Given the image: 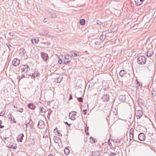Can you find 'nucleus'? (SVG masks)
Instances as JSON below:
<instances>
[{
  "mask_svg": "<svg viewBox=\"0 0 156 156\" xmlns=\"http://www.w3.org/2000/svg\"><path fill=\"white\" fill-rule=\"evenodd\" d=\"M70 62H71L70 61H66L64 60H63V64H67L68 63H70Z\"/></svg>",
  "mask_w": 156,
  "mask_h": 156,
  "instance_id": "31",
  "label": "nucleus"
},
{
  "mask_svg": "<svg viewBox=\"0 0 156 156\" xmlns=\"http://www.w3.org/2000/svg\"><path fill=\"white\" fill-rule=\"evenodd\" d=\"M53 139L55 142L58 143V141H61V139L60 138L58 137H57L55 136L54 137Z\"/></svg>",
  "mask_w": 156,
  "mask_h": 156,
  "instance_id": "20",
  "label": "nucleus"
},
{
  "mask_svg": "<svg viewBox=\"0 0 156 156\" xmlns=\"http://www.w3.org/2000/svg\"><path fill=\"white\" fill-rule=\"evenodd\" d=\"M7 117L12 123H15L16 122L13 116L11 114H9Z\"/></svg>",
  "mask_w": 156,
  "mask_h": 156,
  "instance_id": "11",
  "label": "nucleus"
},
{
  "mask_svg": "<svg viewBox=\"0 0 156 156\" xmlns=\"http://www.w3.org/2000/svg\"><path fill=\"white\" fill-rule=\"evenodd\" d=\"M90 142L92 143H94L95 142L94 140L92 137H90Z\"/></svg>",
  "mask_w": 156,
  "mask_h": 156,
  "instance_id": "34",
  "label": "nucleus"
},
{
  "mask_svg": "<svg viewBox=\"0 0 156 156\" xmlns=\"http://www.w3.org/2000/svg\"><path fill=\"white\" fill-rule=\"evenodd\" d=\"M138 138L140 141H144L145 139V134L142 133H140L138 136Z\"/></svg>",
  "mask_w": 156,
  "mask_h": 156,
  "instance_id": "6",
  "label": "nucleus"
},
{
  "mask_svg": "<svg viewBox=\"0 0 156 156\" xmlns=\"http://www.w3.org/2000/svg\"><path fill=\"white\" fill-rule=\"evenodd\" d=\"M58 62L60 64H61L63 62L62 60L61 59H60L58 60Z\"/></svg>",
  "mask_w": 156,
  "mask_h": 156,
  "instance_id": "43",
  "label": "nucleus"
},
{
  "mask_svg": "<svg viewBox=\"0 0 156 156\" xmlns=\"http://www.w3.org/2000/svg\"><path fill=\"white\" fill-rule=\"evenodd\" d=\"M69 149L67 147H66L64 150V153L66 155H68L69 153Z\"/></svg>",
  "mask_w": 156,
  "mask_h": 156,
  "instance_id": "28",
  "label": "nucleus"
},
{
  "mask_svg": "<svg viewBox=\"0 0 156 156\" xmlns=\"http://www.w3.org/2000/svg\"><path fill=\"white\" fill-rule=\"evenodd\" d=\"M65 124H66V125H68V126H70V124H68V123L67 122H65Z\"/></svg>",
  "mask_w": 156,
  "mask_h": 156,
  "instance_id": "51",
  "label": "nucleus"
},
{
  "mask_svg": "<svg viewBox=\"0 0 156 156\" xmlns=\"http://www.w3.org/2000/svg\"><path fill=\"white\" fill-rule=\"evenodd\" d=\"M108 144L110 146H112V144L109 141V140L108 141Z\"/></svg>",
  "mask_w": 156,
  "mask_h": 156,
  "instance_id": "50",
  "label": "nucleus"
},
{
  "mask_svg": "<svg viewBox=\"0 0 156 156\" xmlns=\"http://www.w3.org/2000/svg\"><path fill=\"white\" fill-rule=\"evenodd\" d=\"M41 113H44L45 112L46 110L43 107L41 108Z\"/></svg>",
  "mask_w": 156,
  "mask_h": 156,
  "instance_id": "32",
  "label": "nucleus"
},
{
  "mask_svg": "<svg viewBox=\"0 0 156 156\" xmlns=\"http://www.w3.org/2000/svg\"><path fill=\"white\" fill-rule=\"evenodd\" d=\"M134 129L132 128L129 130V142H130L133 138Z\"/></svg>",
  "mask_w": 156,
  "mask_h": 156,
  "instance_id": "7",
  "label": "nucleus"
},
{
  "mask_svg": "<svg viewBox=\"0 0 156 156\" xmlns=\"http://www.w3.org/2000/svg\"><path fill=\"white\" fill-rule=\"evenodd\" d=\"M47 118H48V119H50V116H48V115H47Z\"/></svg>",
  "mask_w": 156,
  "mask_h": 156,
  "instance_id": "59",
  "label": "nucleus"
},
{
  "mask_svg": "<svg viewBox=\"0 0 156 156\" xmlns=\"http://www.w3.org/2000/svg\"><path fill=\"white\" fill-rule=\"evenodd\" d=\"M3 115H3L0 114V116H2Z\"/></svg>",
  "mask_w": 156,
  "mask_h": 156,
  "instance_id": "61",
  "label": "nucleus"
},
{
  "mask_svg": "<svg viewBox=\"0 0 156 156\" xmlns=\"http://www.w3.org/2000/svg\"><path fill=\"white\" fill-rule=\"evenodd\" d=\"M126 97L124 95H121L119 96V101L121 102H123L125 101Z\"/></svg>",
  "mask_w": 156,
  "mask_h": 156,
  "instance_id": "12",
  "label": "nucleus"
},
{
  "mask_svg": "<svg viewBox=\"0 0 156 156\" xmlns=\"http://www.w3.org/2000/svg\"><path fill=\"white\" fill-rule=\"evenodd\" d=\"M77 100L80 102H82L83 101V100L82 97L78 98Z\"/></svg>",
  "mask_w": 156,
  "mask_h": 156,
  "instance_id": "36",
  "label": "nucleus"
},
{
  "mask_svg": "<svg viewBox=\"0 0 156 156\" xmlns=\"http://www.w3.org/2000/svg\"><path fill=\"white\" fill-rule=\"evenodd\" d=\"M116 155V154L113 152H110L109 154V156H115Z\"/></svg>",
  "mask_w": 156,
  "mask_h": 156,
  "instance_id": "35",
  "label": "nucleus"
},
{
  "mask_svg": "<svg viewBox=\"0 0 156 156\" xmlns=\"http://www.w3.org/2000/svg\"><path fill=\"white\" fill-rule=\"evenodd\" d=\"M82 113L84 115H86L87 114V110H83L82 111Z\"/></svg>",
  "mask_w": 156,
  "mask_h": 156,
  "instance_id": "37",
  "label": "nucleus"
},
{
  "mask_svg": "<svg viewBox=\"0 0 156 156\" xmlns=\"http://www.w3.org/2000/svg\"><path fill=\"white\" fill-rule=\"evenodd\" d=\"M46 20L45 19H44V20H43V22H46Z\"/></svg>",
  "mask_w": 156,
  "mask_h": 156,
  "instance_id": "56",
  "label": "nucleus"
},
{
  "mask_svg": "<svg viewBox=\"0 0 156 156\" xmlns=\"http://www.w3.org/2000/svg\"><path fill=\"white\" fill-rule=\"evenodd\" d=\"M52 112V111L51 110H49L48 112V116H50Z\"/></svg>",
  "mask_w": 156,
  "mask_h": 156,
  "instance_id": "39",
  "label": "nucleus"
},
{
  "mask_svg": "<svg viewBox=\"0 0 156 156\" xmlns=\"http://www.w3.org/2000/svg\"><path fill=\"white\" fill-rule=\"evenodd\" d=\"M152 93L153 95H156V90H155V89L153 90L152 92Z\"/></svg>",
  "mask_w": 156,
  "mask_h": 156,
  "instance_id": "33",
  "label": "nucleus"
},
{
  "mask_svg": "<svg viewBox=\"0 0 156 156\" xmlns=\"http://www.w3.org/2000/svg\"><path fill=\"white\" fill-rule=\"evenodd\" d=\"M23 108H18L16 110V111L19 112H23Z\"/></svg>",
  "mask_w": 156,
  "mask_h": 156,
  "instance_id": "30",
  "label": "nucleus"
},
{
  "mask_svg": "<svg viewBox=\"0 0 156 156\" xmlns=\"http://www.w3.org/2000/svg\"><path fill=\"white\" fill-rule=\"evenodd\" d=\"M28 57V55L26 51H25V53H24L22 54L21 56V57L23 58V59H27Z\"/></svg>",
  "mask_w": 156,
  "mask_h": 156,
  "instance_id": "22",
  "label": "nucleus"
},
{
  "mask_svg": "<svg viewBox=\"0 0 156 156\" xmlns=\"http://www.w3.org/2000/svg\"><path fill=\"white\" fill-rule=\"evenodd\" d=\"M25 50L23 48H21L20 50V55L21 56L24 53H25Z\"/></svg>",
  "mask_w": 156,
  "mask_h": 156,
  "instance_id": "24",
  "label": "nucleus"
},
{
  "mask_svg": "<svg viewBox=\"0 0 156 156\" xmlns=\"http://www.w3.org/2000/svg\"><path fill=\"white\" fill-rule=\"evenodd\" d=\"M106 32L105 31H103L102 32V34L100 37V39L101 42L103 41L106 38Z\"/></svg>",
  "mask_w": 156,
  "mask_h": 156,
  "instance_id": "9",
  "label": "nucleus"
},
{
  "mask_svg": "<svg viewBox=\"0 0 156 156\" xmlns=\"http://www.w3.org/2000/svg\"><path fill=\"white\" fill-rule=\"evenodd\" d=\"M24 137V135L23 134L21 133L19 134L17 138V140L18 142H22L23 139V138Z\"/></svg>",
  "mask_w": 156,
  "mask_h": 156,
  "instance_id": "13",
  "label": "nucleus"
},
{
  "mask_svg": "<svg viewBox=\"0 0 156 156\" xmlns=\"http://www.w3.org/2000/svg\"><path fill=\"white\" fill-rule=\"evenodd\" d=\"M109 95L107 94H106V95H104L102 97V99L104 100V101H108L109 100Z\"/></svg>",
  "mask_w": 156,
  "mask_h": 156,
  "instance_id": "18",
  "label": "nucleus"
},
{
  "mask_svg": "<svg viewBox=\"0 0 156 156\" xmlns=\"http://www.w3.org/2000/svg\"><path fill=\"white\" fill-rule=\"evenodd\" d=\"M41 56L42 58L44 61H46L48 58V55L46 53H45L44 52H42V54H41Z\"/></svg>",
  "mask_w": 156,
  "mask_h": 156,
  "instance_id": "15",
  "label": "nucleus"
},
{
  "mask_svg": "<svg viewBox=\"0 0 156 156\" xmlns=\"http://www.w3.org/2000/svg\"><path fill=\"white\" fill-rule=\"evenodd\" d=\"M72 56L76 57L77 56V54L76 52H73V54H72Z\"/></svg>",
  "mask_w": 156,
  "mask_h": 156,
  "instance_id": "42",
  "label": "nucleus"
},
{
  "mask_svg": "<svg viewBox=\"0 0 156 156\" xmlns=\"http://www.w3.org/2000/svg\"><path fill=\"white\" fill-rule=\"evenodd\" d=\"M143 113L141 110H138L136 111L135 114L137 119H140L143 115Z\"/></svg>",
  "mask_w": 156,
  "mask_h": 156,
  "instance_id": "5",
  "label": "nucleus"
},
{
  "mask_svg": "<svg viewBox=\"0 0 156 156\" xmlns=\"http://www.w3.org/2000/svg\"><path fill=\"white\" fill-rule=\"evenodd\" d=\"M6 45H7L8 46V48H9V49L10 50H11V48H10V47H12V46H11V45H10L9 44H7H7H6Z\"/></svg>",
  "mask_w": 156,
  "mask_h": 156,
  "instance_id": "46",
  "label": "nucleus"
},
{
  "mask_svg": "<svg viewBox=\"0 0 156 156\" xmlns=\"http://www.w3.org/2000/svg\"><path fill=\"white\" fill-rule=\"evenodd\" d=\"M58 133V136H62V135H61V134L60 133Z\"/></svg>",
  "mask_w": 156,
  "mask_h": 156,
  "instance_id": "55",
  "label": "nucleus"
},
{
  "mask_svg": "<svg viewBox=\"0 0 156 156\" xmlns=\"http://www.w3.org/2000/svg\"><path fill=\"white\" fill-rule=\"evenodd\" d=\"M62 78L61 77H58L57 79L56 80V82L57 83H60L62 81Z\"/></svg>",
  "mask_w": 156,
  "mask_h": 156,
  "instance_id": "29",
  "label": "nucleus"
},
{
  "mask_svg": "<svg viewBox=\"0 0 156 156\" xmlns=\"http://www.w3.org/2000/svg\"><path fill=\"white\" fill-rule=\"evenodd\" d=\"M31 42L32 43L34 44L36 43V39H32L31 40Z\"/></svg>",
  "mask_w": 156,
  "mask_h": 156,
  "instance_id": "44",
  "label": "nucleus"
},
{
  "mask_svg": "<svg viewBox=\"0 0 156 156\" xmlns=\"http://www.w3.org/2000/svg\"><path fill=\"white\" fill-rule=\"evenodd\" d=\"M76 112L75 111H72L69 114V119L72 120H74L76 119Z\"/></svg>",
  "mask_w": 156,
  "mask_h": 156,
  "instance_id": "2",
  "label": "nucleus"
},
{
  "mask_svg": "<svg viewBox=\"0 0 156 156\" xmlns=\"http://www.w3.org/2000/svg\"><path fill=\"white\" fill-rule=\"evenodd\" d=\"M55 129H54V132L55 131Z\"/></svg>",
  "mask_w": 156,
  "mask_h": 156,
  "instance_id": "62",
  "label": "nucleus"
},
{
  "mask_svg": "<svg viewBox=\"0 0 156 156\" xmlns=\"http://www.w3.org/2000/svg\"><path fill=\"white\" fill-rule=\"evenodd\" d=\"M126 73V72L124 70H121L119 73V76L121 77H123Z\"/></svg>",
  "mask_w": 156,
  "mask_h": 156,
  "instance_id": "19",
  "label": "nucleus"
},
{
  "mask_svg": "<svg viewBox=\"0 0 156 156\" xmlns=\"http://www.w3.org/2000/svg\"><path fill=\"white\" fill-rule=\"evenodd\" d=\"M146 61V58L144 56H140L137 58V62L140 65H144Z\"/></svg>",
  "mask_w": 156,
  "mask_h": 156,
  "instance_id": "1",
  "label": "nucleus"
},
{
  "mask_svg": "<svg viewBox=\"0 0 156 156\" xmlns=\"http://www.w3.org/2000/svg\"><path fill=\"white\" fill-rule=\"evenodd\" d=\"M2 124V121L1 120H0V128H2L4 127L3 126L1 125V124Z\"/></svg>",
  "mask_w": 156,
  "mask_h": 156,
  "instance_id": "38",
  "label": "nucleus"
},
{
  "mask_svg": "<svg viewBox=\"0 0 156 156\" xmlns=\"http://www.w3.org/2000/svg\"><path fill=\"white\" fill-rule=\"evenodd\" d=\"M112 51H113L114 52H117V51H116V48H113Z\"/></svg>",
  "mask_w": 156,
  "mask_h": 156,
  "instance_id": "48",
  "label": "nucleus"
},
{
  "mask_svg": "<svg viewBox=\"0 0 156 156\" xmlns=\"http://www.w3.org/2000/svg\"><path fill=\"white\" fill-rule=\"evenodd\" d=\"M99 22H100L98 20H97L96 21V23H97V24L99 25ZM99 25H100V24Z\"/></svg>",
  "mask_w": 156,
  "mask_h": 156,
  "instance_id": "52",
  "label": "nucleus"
},
{
  "mask_svg": "<svg viewBox=\"0 0 156 156\" xmlns=\"http://www.w3.org/2000/svg\"><path fill=\"white\" fill-rule=\"evenodd\" d=\"M120 142H121L120 141H119L116 142H117V143H120Z\"/></svg>",
  "mask_w": 156,
  "mask_h": 156,
  "instance_id": "58",
  "label": "nucleus"
},
{
  "mask_svg": "<svg viewBox=\"0 0 156 156\" xmlns=\"http://www.w3.org/2000/svg\"><path fill=\"white\" fill-rule=\"evenodd\" d=\"M65 59L68 60L69 59V56L68 55L65 56Z\"/></svg>",
  "mask_w": 156,
  "mask_h": 156,
  "instance_id": "47",
  "label": "nucleus"
},
{
  "mask_svg": "<svg viewBox=\"0 0 156 156\" xmlns=\"http://www.w3.org/2000/svg\"><path fill=\"white\" fill-rule=\"evenodd\" d=\"M45 123L42 120H40L38 122L37 127L40 129H43L44 128Z\"/></svg>",
  "mask_w": 156,
  "mask_h": 156,
  "instance_id": "4",
  "label": "nucleus"
},
{
  "mask_svg": "<svg viewBox=\"0 0 156 156\" xmlns=\"http://www.w3.org/2000/svg\"><path fill=\"white\" fill-rule=\"evenodd\" d=\"M38 40L37 42V41H36V43H35V44H36V43L37 44V43H38Z\"/></svg>",
  "mask_w": 156,
  "mask_h": 156,
  "instance_id": "60",
  "label": "nucleus"
},
{
  "mask_svg": "<svg viewBox=\"0 0 156 156\" xmlns=\"http://www.w3.org/2000/svg\"><path fill=\"white\" fill-rule=\"evenodd\" d=\"M94 44L96 45H100V43L98 41H96L94 42Z\"/></svg>",
  "mask_w": 156,
  "mask_h": 156,
  "instance_id": "40",
  "label": "nucleus"
},
{
  "mask_svg": "<svg viewBox=\"0 0 156 156\" xmlns=\"http://www.w3.org/2000/svg\"><path fill=\"white\" fill-rule=\"evenodd\" d=\"M136 5L137 6L140 5L142 4L141 2H140V0H135Z\"/></svg>",
  "mask_w": 156,
  "mask_h": 156,
  "instance_id": "23",
  "label": "nucleus"
},
{
  "mask_svg": "<svg viewBox=\"0 0 156 156\" xmlns=\"http://www.w3.org/2000/svg\"><path fill=\"white\" fill-rule=\"evenodd\" d=\"M137 103L140 106H143L144 105V102L140 98H139L138 99L137 101Z\"/></svg>",
  "mask_w": 156,
  "mask_h": 156,
  "instance_id": "17",
  "label": "nucleus"
},
{
  "mask_svg": "<svg viewBox=\"0 0 156 156\" xmlns=\"http://www.w3.org/2000/svg\"><path fill=\"white\" fill-rule=\"evenodd\" d=\"M80 25H83L85 23V20L84 19H82L80 20Z\"/></svg>",
  "mask_w": 156,
  "mask_h": 156,
  "instance_id": "27",
  "label": "nucleus"
},
{
  "mask_svg": "<svg viewBox=\"0 0 156 156\" xmlns=\"http://www.w3.org/2000/svg\"><path fill=\"white\" fill-rule=\"evenodd\" d=\"M9 34L11 36H12V37H13L14 36V34L12 32H10L9 33Z\"/></svg>",
  "mask_w": 156,
  "mask_h": 156,
  "instance_id": "41",
  "label": "nucleus"
},
{
  "mask_svg": "<svg viewBox=\"0 0 156 156\" xmlns=\"http://www.w3.org/2000/svg\"><path fill=\"white\" fill-rule=\"evenodd\" d=\"M72 99H73V98H72V96L71 94H70V96H69V100H71Z\"/></svg>",
  "mask_w": 156,
  "mask_h": 156,
  "instance_id": "49",
  "label": "nucleus"
},
{
  "mask_svg": "<svg viewBox=\"0 0 156 156\" xmlns=\"http://www.w3.org/2000/svg\"><path fill=\"white\" fill-rule=\"evenodd\" d=\"M21 69L22 72L26 73L30 70L29 66L27 65H23L21 66Z\"/></svg>",
  "mask_w": 156,
  "mask_h": 156,
  "instance_id": "3",
  "label": "nucleus"
},
{
  "mask_svg": "<svg viewBox=\"0 0 156 156\" xmlns=\"http://www.w3.org/2000/svg\"><path fill=\"white\" fill-rule=\"evenodd\" d=\"M136 82L137 86V88H139L141 87L142 86V84H140V83L137 80V79H136Z\"/></svg>",
  "mask_w": 156,
  "mask_h": 156,
  "instance_id": "25",
  "label": "nucleus"
},
{
  "mask_svg": "<svg viewBox=\"0 0 156 156\" xmlns=\"http://www.w3.org/2000/svg\"><path fill=\"white\" fill-rule=\"evenodd\" d=\"M25 126H26V128L28 127L32 128L33 126V122L32 121L30 120L27 123L25 124Z\"/></svg>",
  "mask_w": 156,
  "mask_h": 156,
  "instance_id": "10",
  "label": "nucleus"
},
{
  "mask_svg": "<svg viewBox=\"0 0 156 156\" xmlns=\"http://www.w3.org/2000/svg\"><path fill=\"white\" fill-rule=\"evenodd\" d=\"M153 54V52L152 50L151 49H148L147 53V56L149 57L151 56Z\"/></svg>",
  "mask_w": 156,
  "mask_h": 156,
  "instance_id": "16",
  "label": "nucleus"
},
{
  "mask_svg": "<svg viewBox=\"0 0 156 156\" xmlns=\"http://www.w3.org/2000/svg\"><path fill=\"white\" fill-rule=\"evenodd\" d=\"M12 63L13 66H16L20 64V60L18 59L15 58L12 62Z\"/></svg>",
  "mask_w": 156,
  "mask_h": 156,
  "instance_id": "8",
  "label": "nucleus"
},
{
  "mask_svg": "<svg viewBox=\"0 0 156 156\" xmlns=\"http://www.w3.org/2000/svg\"><path fill=\"white\" fill-rule=\"evenodd\" d=\"M27 106L30 109L34 110L36 108V105L33 103H29L28 104Z\"/></svg>",
  "mask_w": 156,
  "mask_h": 156,
  "instance_id": "14",
  "label": "nucleus"
},
{
  "mask_svg": "<svg viewBox=\"0 0 156 156\" xmlns=\"http://www.w3.org/2000/svg\"><path fill=\"white\" fill-rule=\"evenodd\" d=\"M7 139L9 140V138L8 137V138H5V140H6Z\"/></svg>",
  "mask_w": 156,
  "mask_h": 156,
  "instance_id": "54",
  "label": "nucleus"
},
{
  "mask_svg": "<svg viewBox=\"0 0 156 156\" xmlns=\"http://www.w3.org/2000/svg\"><path fill=\"white\" fill-rule=\"evenodd\" d=\"M38 75V73L37 71H35L32 75V76L34 78H35L37 77Z\"/></svg>",
  "mask_w": 156,
  "mask_h": 156,
  "instance_id": "26",
  "label": "nucleus"
},
{
  "mask_svg": "<svg viewBox=\"0 0 156 156\" xmlns=\"http://www.w3.org/2000/svg\"><path fill=\"white\" fill-rule=\"evenodd\" d=\"M140 2H141L142 4L143 3V2L144 0H140Z\"/></svg>",
  "mask_w": 156,
  "mask_h": 156,
  "instance_id": "53",
  "label": "nucleus"
},
{
  "mask_svg": "<svg viewBox=\"0 0 156 156\" xmlns=\"http://www.w3.org/2000/svg\"><path fill=\"white\" fill-rule=\"evenodd\" d=\"M88 127H87V128H85V132H86V133H87H87H88L87 132V131H88Z\"/></svg>",
  "mask_w": 156,
  "mask_h": 156,
  "instance_id": "45",
  "label": "nucleus"
},
{
  "mask_svg": "<svg viewBox=\"0 0 156 156\" xmlns=\"http://www.w3.org/2000/svg\"><path fill=\"white\" fill-rule=\"evenodd\" d=\"M48 156H53V155L52 154H50Z\"/></svg>",
  "mask_w": 156,
  "mask_h": 156,
  "instance_id": "57",
  "label": "nucleus"
},
{
  "mask_svg": "<svg viewBox=\"0 0 156 156\" xmlns=\"http://www.w3.org/2000/svg\"><path fill=\"white\" fill-rule=\"evenodd\" d=\"M100 154V152L98 151L92 152V156H98Z\"/></svg>",
  "mask_w": 156,
  "mask_h": 156,
  "instance_id": "21",
  "label": "nucleus"
}]
</instances>
